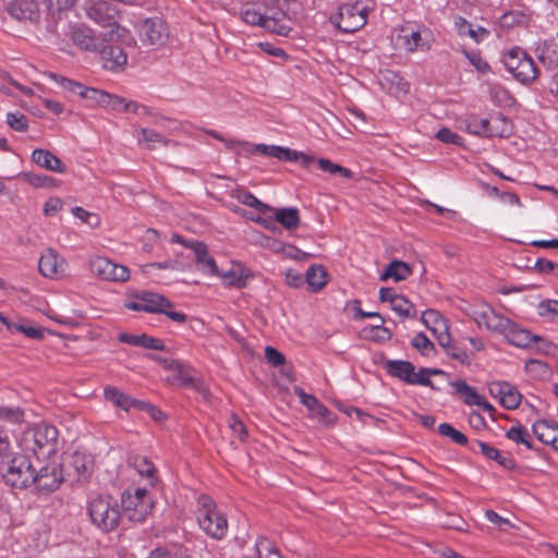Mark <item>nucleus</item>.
<instances>
[{
	"mask_svg": "<svg viewBox=\"0 0 558 558\" xmlns=\"http://www.w3.org/2000/svg\"><path fill=\"white\" fill-rule=\"evenodd\" d=\"M85 12L89 20L101 27L109 28L101 34L102 41L126 43L129 31L118 22L119 10L106 0H90L85 4Z\"/></svg>",
	"mask_w": 558,
	"mask_h": 558,
	"instance_id": "nucleus-1",
	"label": "nucleus"
},
{
	"mask_svg": "<svg viewBox=\"0 0 558 558\" xmlns=\"http://www.w3.org/2000/svg\"><path fill=\"white\" fill-rule=\"evenodd\" d=\"M58 429L48 424H37L26 429L21 438V447L36 456L37 460L49 459L58 449Z\"/></svg>",
	"mask_w": 558,
	"mask_h": 558,
	"instance_id": "nucleus-2",
	"label": "nucleus"
},
{
	"mask_svg": "<svg viewBox=\"0 0 558 558\" xmlns=\"http://www.w3.org/2000/svg\"><path fill=\"white\" fill-rule=\"evenodd\" d=\"M230 149H233L238 154L245 153H257L263 156L272 157L278 160L283 161H300L304 167H310V165L315 160L314 157L308 156L303 153H299L296 150L290 149L288 147L277 146V145H266V144H256L251 145L244 141H230L229 143Z\"/></svg>",
	"mask_w": 558,
	"mask_h": 558,
	"instance_id": "nucleus-3",
	"label": "nucleus"
},
{
	"mask_svg": "<svg viewBox=\"0 0 558 558\" xmlns=\"http://www.w3.org/2000/svg\"><path fill=\"white\" fill-rule=\"evenodd\" d=\"M199 527L211 538L221 539L228 531V522L222 512L217 509L215 501L207 495L198 497Z\"/></svg>",
	"mask_w": 558,
	"mask_h": 558,
	"instance_id": "nucleus-4",
	"label": "nucleus"
},
{
	"mask_svg": "<svg viewBox=\"0 0 558 558\" xmlns=\"http://www.w3.org/2000/svg\"><path fill=\"white\" fill-rule=\"evenodd\" d=\"M88 514L93 524L104 532L114 530L122 515L117 500L109 495H99L92 499Z\"/></svg>",
	"mask_w": 558,
	"mask_h": 558,
	"instance_id": "nucleus-5",
	"label": "nucleus"
},
{
	"mask_svg": "<svg viewBox=\"0 0 558 558\" xmlns=\"http://www.w3.org/2000/svg\"><path fill=\"white\" fill-rule=\"evenodd\" d=\"M289 0H269L263 4L264 28L279 36H289L293 27V15Z\"/></svg>",
	"mask_w": 558,
	"mask_h": 558,
	"instance_id": "nucleus-6",
	"label": "nucleus"
},
{
	"mask_svg": "<svg viewBox=\"0 0 558 558\" xmlns=\"http://www.w3.org/2000/svg\"><path fill=\"white\" fill-rule=\"evenodd\" d=\"M2 472L4 483L14 488H26L34 482L35 465L25 454L11 456L4 461Z\"/></svg>",
	"mask_w": 558,
	"mask_h": 558,
	"instance_id": "nucleus-7",
	"label": "nucleus"
},
{
	"mask_svg": "<svg viewBox=\"0 0 558 558\" xmlns=\"http://www.w3.org/2000/svg\"><path fill=\"white\" fill-rule=\"evenodd\" d=\"M122 513L132 522H143L151 512L154 502L146 488L126 489L121 497Z\"/></svg>",
	"mask_w": 558,
	"mask_h": 558,
	"instance_id": "nucleus-8",
	"label": "nucleus"
},
{
	"mask_svg": "<svg viewBox=\"0 0 558 558\" xmlns=\"http://www.w3.org/2000/svg\"><path fill=\"white\" fill-rule=\"evenodd\" d=\"M367 7L363 1L344 3L332 14L330 22L343 33H354L366 24Z\"/></svg>",
	"mask_w": 558,
	"mask_h": 558,
	"instance_id": "nucleus-9",
	"label": "nucleus"
},
{
	"mask_svg": "<svg viewBox=\"0 0 558 558\" xmlns=\"http://www.w3.org/2000/svg\"><path fill=\"white\" fill-rule=\"evenodd\" d=\"M504 64L513 77L524 85L532 84L538 76V70L532 58L519 48L511 49L505 56Z\"/></svg>",
	"mask_w": 558,
	"mask_h": 558,
	"instance_id": "nucleus-10",
	"label": "nucleus"
},
{
	"mask_svg": "<svg viewBox=\"0 0 558 558\" xmlns=\"http://www.w3.org/2000/svg\"><path fill=\"white\" fill-rule=\"evenodd\" d=\"M384 368L390 376L396 377L409 385L426 386L433 390L438 389L434 386L430 378L421 376V368L416 371L415 366L409 361L388 360L385 362Z\"/></svg>",
	"mask_w": 558,
	"mask_h": 558,
	"instance_id": "nucleus-11",
	"label": "nucleus"
},
{
	"mask_svg": "<svg viewBox=\"0 0 558 558\" xmlns=\"http://www.w3.org/2000/svg\"><path fill=\"white\" fill-rule=\"evenodd\" d=\"M141 294L145 307L144 312L165 314L171 320L179 324L186 322L187 316L182 312L171 311L172 303L163 295L149 291H143Z\"/></svg>",
	"mask_w": 558,
	"mask_h": 558,
	"instance_id": "nucleus-12",
	"label": "nucleus"
},
{
	"mask_svg": "<svg viewBox=\"0 0 558 558\" xmlns=\"http://www.w3.org/2000/svg\"><path fill=\"white\" fill-rule=\"evenodd\" d=\"M64 481L62 466L51 462L35 469L34 482L36 488L40 492L52 493L57 490Z\"/></svg>",
	"mask_w": 558,
	"mask_h": 558,
	"instance_id": "nucleus-13",
	"label": "nucleus"
},
{
	"mask_svg": "<svg viewBox=\"0 0 558 558\" xmlns=\"http://www.w3.org/2000/svg\"><path fill=\"white\" fill-rule=\"evenodd\" d=\"M137 33L143 44L149 46H161L168 38L167 26L159 17L142 21L137 26Z\"/></svg>",
	"mask_w": 558,
	"mask_h": 558,
	"instance_id": "nucleus-14",
	"label": "nucleus"
},
{
	"mask_svg": "<svg viewBox=\"0 0 558 558\" xmlns=\"http://www.w3.org/2000/svg\"><path fill=\"white\" fill-rule=\"evenodd\" d=\"M69 36L76 47L88 52H98L102 44L98 41L94 31L84 24L70 26Z\"/></svg>",
	"mask_w": 558,
	"mask_h": 558,
	"instance_id": "nucleus-15",
	"label": "nucleus"
},
{
	"mask_svg": "<svg viewBox=\"0 0 558 558\" xmlns=\"http://www.w3.org/2000/svg\"><path fill=\"white\" fill-rule=\"evenodd\" d=\"M450 386L454 389V393L462 399L468 405H477L486 411H492L494 408L476 391L475 388L466 384L465 380L459 379L451 381Z\"/></svg>",
	"mask_w": 558,
	"mask_h": 558,
	"instance_id": "nucleus-16",
	"label": "nucleus"
},
{
	"mask_svg": "<svg viewBox=\"0 0 558 558\" xmlns=\"http://www.w3.org/2000/svg\"><path fill=\"white\" fill-rule=\"evenodd\" d=\"M160 363H162L163 367L171 371L180 381L183 387L195 388L206 396L205 389L201 387L198 383L194 379L192 375V369L178 360H168L160 359Z\"/></svg>",
	"mask_w": 558,
	"mask_h": 558,
	"instance_id": "nucleus-17",
	"label": "nucleus"
},
{
	"mask_svg": "<svg viewBox=\"0 0 558 558\" xmlns=\"http://www.w3.org/2000/svg\"><path fill=\"white\" fill-rule=\"evenodd\" d=\"M102 41L98 53L104 61V66L108 70L123 68L128 62V56L120 46L107 45Z\"/></svg>",
	"mask_w": 558,
	"mask_h": 558,
	"instance_id": "nucleus-18",
	"label": "nucleus"
},
{
	"mask_svg": "<svg viewBox=\"0 0 558 558\" xmlns=\"http://www.w3.org/2000/svg\"><path fill=\"white\" fill-rule=\"evenodd\" d=\"M191 250L195 254V263L198 270L206 275H219V270L215 259L208 255L207 246L199 241L191 242Z\"/></svg>",
	"mask_w": 558,
	"mask_h": 558,
	"instance_id": "nucleus-19",
	"label": "nucleus"
},
{
	"mask_svg": "<svg viewBox=\"0 0 558 558\" xmlns=\"http://www.w3.org/2000/svg\"><path fill=\"white\" fill-rule=\"evenodd\" d=\"M497 121H504V118H497L493 121L488 119H480L477 117H471L465 120V131L473 135L492 137L496 135L502 136V131L499 132L494 123Z\"/></svg>",
	"mask_w": 558,
	"mask_h": 558,
	"instance_id": "nucleus-20",
	"label": "nucleus"
},
{
	"mask_svg": "<svg viewBox=\"0 0 558 558\" xmlns=\"http://www.w3.org/2000/svg\"><path fill=\"white\" fill-rule=\"evenodd\" d=\"M32 160L41 168L56 173H63L66 169L62 160L50 150L36 148L32 153Z\"/></svg>",
	"mask_w": 558,
	"mask_h": 558,
	"instance_id": "nucleus-21",
	"label": "nucleus"
},
{
	"mask_svg": "<svg viewBox=\"0 0 558 558\" xmlns=\"http://www.w3.org/2000/svg\"><path fill=\"white\" fill-rule=\"evenodd\" d=\"M118 340L122 343H126V344L134 345V347L157 350V351L165 350V343L162 340L147 336L146 333L132 335V333L121 332L118 336Z\"/></svg>",
	"mask_w": 558,
	"mask_h": 558,
	"instance_id": "nucleus-22",
	"label": "nucleus"
},
{
	"mask_svg": "<svg viewBox=\"0 0 558 558\" xmlns=\"http://www.w3.org/2000/svg\"><path fill=\"white\" fill-rule=\"evenodd\" d=\"M537 60L547 69L558 68V45L553 40H544L535 48Z\"/></svg>",
	"mask_w": 558,
	"mask_h": 558,
	"instance_id": "nucleus-23",
	"label": "nucleus"
},
{
	"mask_svg": "<svg viewBox=\"0 0 558 558\" xmlns=\"http://www.w3.org/2000/svg\"><path fill=\"white\" fill-rule=\"evenodd\" d=\"M536 438L545 445H553L558 434V423L553 420H539L532 426Z\"/></svg>",
	"mask_w": 558,
	"mask_h": 558,
	"instance_id": "nucleus-24",
	"label": "nucleus"
},
{
	"mask_svg": "<svg viewBox=\"0 0 558 558\" xmlns=\"http://www.w3.org/2000/svg\"><path fill=\"white\" fill-rule=\"evenodd\" d=\"M104 396L107 401H110L113 405L129 411L132 407L144 405V401H138L130 396L125 395L116 387H106Z\"/></svg>",
	"mask_w": 558,
	"mask_h": 558,
	"instance_id": "nucleus-25",
	"label": "nucleus"
},
{
	"mask_svg": "<svg viewBox=\"0 0 558 558\" xmlns=\"http://www.w3.org/2000/svg\"><path fill=\"white\" fill-rule=\"evenodd\" d=\"M60 266L58 252L53 248L45 250L38 262V269L44 277L52 278L58 274Z\"/></svg>",
	"mask_w": 558,
	"mask_h": 558,
	"instance_id": "nucleus-26",
	"label": "nucleus"
},
{
	"mask_svg": "<svg viewBox=\"0 0 558 558\" xmlns=\"http://www.w3.org/2000/svg\"><path fill=\"white\" fill-rule=\"evenodd\" d=\"M454 27L459 35L469 36L475 43H481L489 35V31L486 28L482 26L474 27L469 21L461 16L454 19Z\"/></svg>",
	"mask_w": 558,
	"mask_h": 558,
	"instance_id": "nucleus-27",
	"label": "nucleus"
},
{
	"mask_svg": "<svg viewBox=\"0 0 558 558\" xmlns=\"http://www.w3.org/2000/svg\"><path fill=\"white\" fill-rule=\"evenodd\" d=\"M504 336L509 343L518 348L530 347L534 339V335L527 329L521 328L514 322L511 323V328H509Z\"/></svg>",
	"mask_w": 558,
	"mask_h": 558,
	"instance_id": "nucleus-28",
	"label": "nucleus"
},
{
	"mask_svg": "<svg viewBox=\"0 0 558 558\" xmlns=\"http://www.w3.org/2000/svg\"><path fill=\"white\" fill-rule=\"evenodd\" d=\"M275 220L287 230H295L300 225L299 209L294 207L272 208Z\"/></svg>",
	"mask_w": 558,
	"mask_h": 558,
	"instance_id": "nucleus-29",
	"label": "nucleus"
},
{
	"mask_svg": "<svg viewBox=\"0 0 558 558\" xmlns=\"http://www.w3.org/2000/svg\"><path fill=\"white\" fill-rule=\"evenodd\" d=\"M137 141L140 144L144 143L148 149H155L156 144H161L163 146L178 145L177 142L163 136L161 133L147 128L140 129Z\"/></svg>",
	"mask_w": 558,
	"mask_h": 558,
	"instance_id": "nucleus-30",
	"label": "nucleus"
},
{
	"mask_svg": "<svg viewBox=\"0 0 558 558\" xmlns=\"http://www.w3.org/2000/svg\"><path fill=\"white\" fill-rule=\"evenodd\" d=\"M411 267L409 264L401 260H392L386 267V269L380 274L379 279L381 281H387L388 279H393L395 281L405 280L411 275Z\"/></svg>",
	"mask_w": 558,
	"mask_h": 558,
	"instance_id": "nucleus-31",
	"label": "nucleus"
},
{
	"mask_svg": "<svg viewBox=\"0 0 558 558\" xmlns=\"http://www.w3.org/2000/svg\"><path fill=\"white\" fill-rule=\"evenodd\" d=\"M295 391L301 402L312 412L314 416L329 421V415L331 414L330 411L324 404H322L317 398H315L313 395L306 393L302 389H296Z\"/></svg>",
	"mask_w": 558,
	"mask_h": 558,
	"instance_id": "nucleus-32",
	"label": "nucleus"
},
{
	"mask_svg": "<svg viewBox=\"0 0 558 558\" xmlns=\"http://www.w3.org/2000/svg\"><path fill=\"white\" fill-rule=\"evenodd\" d=\"M218 276L226 286L241 289L246 286L248 274L240 265H233L228 271L219 272Z\"/></svg>",
	"mask_w": 558,
	"mask_h": 558,
	"instance_id": "nucleus-33",
	"label": "nucleus"
},
{
	"mask_svg": "<svg viewBox=\"0 0 558 558\" xmlns=\"http://www.w3.org/2000/svg\"><path fill=\"white\" fill-rule=\"evenodd\" d=\"M426 37L427 33H425L424 37L423 33H421L420 31H412L410 34L400 35L399 40H401L407 51L413 52L416 49H429V41Z\"/></svg>",
	"mask_w": 558,
	"mask_h": 558,
	"instance_id": "nucleus-34",
	"label": "nucleus"
},
{
	"mask_svg": "<svg viewBox=\"0 0 558 558\" xmlns=\"http://www.w3.org/2000/svg\"><path fill=\"white\" fill-rule=\"evenodd\" d=\"M475 445L487 459L495 460L499 465L508 470L514 468V461L509 457L502 456L498 449L481 440H476Z\"/></svg>",
	"mask_w": 558,
	"mask_h": 558,
	"instance_id": "nucleus-35",
	"label": "nucleus"
},
{
	"mask_svg": "<svg viewBox=\"0 0 558 558\" xmlns=\"http://www.w3.org/2000/svg\"><path fill=\"white\" fill-rule=\"evenodd\" d=\"M327 271L320 265L311 266L305 272V280L312 292L322 290L327 283Z\"/></svg>",
	"mask_w": 558,
	"mask_h": 558,
	"instance_id": "nucleus-36",
	"label": "nucleus"
},
{
	"mask_svg": "<svg viewBox=\"0 0 558 558\" xmlns=\"http://www.w3.org/2000/svg\"><path fill=\"white\" fill-rule=\"evenodd\" d=\"M262 3L248 4L242 8L241 19L251 25L264 27V12Z\"/></svg>",
	"mask_w": 558,
	"mask_h": 558,
	"instance_id": "nucleus-37",
	"label": "nucleus"
},
{
	"mask_svg": "<svg viewBox=\"0 0 558 558\" xmlns=\"http://www.w3.org/2000/svg\"><path fill=\"white\" fill-rule=\"evenodd\" d=\"M33 4H27L25 8L17 3L12 2L8 5V13L17 21H26V20H37L38 12L33 10Z\"/></svg>",
	"mask_w": 558,
	"mask_h": 558,
	"instance_id": "nucleus-38",
	"label": "nucleus"
},
{
	"mask_svg": "<svg viewBox=\"0 0 558 558\" xmlns=\"http://www.w3.org/2000/svg\"><path fill=\"white\" fill-rule=\"evenodd\" d=\"M506 437L517 444L525 446L527 449L533 450L534 446L531 440L527 429L522 425H515L510 427L506 432Z\"/></svg>",
	"mask_w": 558,
	"mask_h": 558,
	"instance_id": "nucleus-39",
	"label": "nucleus"
},
{
	"mask_svg": "<svg viewBox=\"0 0 558 558\" xmlns=\"http://www.w3.org/2000/svg\"><path fill=\"white\" fill-rule=\"evenodd\" d=\"M236 198L241 204L246 205L251 208H254L262 214H266V213H269L270 210H272V207H270L269 205L259 201L250 191H239Z\"/></svg>",
	"mask_w": 558,
	"mask_h": 558,
	"instance_id": "nucleus-40",
	"label": "nucleus"
},
{
	"mask_svg": "<svg viewBox=\"0 0 558 558\" xmlns=\"http://www.w3.org/2000/svg\"><path fill=\"white\" fill-rule=\"evenodd\" d=\"M499 25L501 28L510 29L514 26L525 25L527 23L526 15L518 10L509 11L499 17Z\"/></svg>",
	"mask_w": 558,
	"mask_h": 558,
	"instance_id": "nucleus-41",
	"label": "nucleus"
},
{
	"mask_svg": "<svg viewBox=\"0 0 558 558\" xmlns=\"http://www.w3.org/2000/svg\"><path fill=\"white\" fill-rule=\"evenodd\" d=\"M390 306L391 310L402 318L414 317L416 315L415 306L401 294L395 300H391Z\"/></svg>",
	"mask_w": 558,
	"mask_h": 558,
	"instance_id": "nucleus-42",
	"label": "nucleus"
},
{
	"mask_svg": "<svg viewBox=\"0 0 558 558\" xmlns=\"http://www.w3.org/2000/svg\"><path fill=\"white\" fill-rule=\"evenodd\" d=\"M134 468L141 476L149 480L150 486H155L157 481L155 476L156 468L149 460L145 457H137L134 460Z\"/></svg>",
	"mask_w": 558,
	"mask_h": 558,
	"instance_id": "nucleus-43",
	"label": "nucleus"
},
{
	"mask_svg": "<svg viewBox=\"0 0 558 558\" xmlns=\"http://www.w3.org/2000/svg\"><path fill=\"white\" fill-rule=\"evenodd\" d=\"M25 420L24 410L20 407L0 405V421L9 424H22Z\"/></svg>",
	"mask_w": 558,
	"mask_h": 558,
	"instance_id": "nucleus-44",
	"label": "nucleus"
},
{
	"mask_svg": "<svg viewBox=\"0 0 558 558\" xmlns=\"http://www.w3.org/2000/svg\"><path fill=\"white\" fill-rule=\"evenodd\" d=\"M512 320L508 317L498 314L492 308L490 317L488 325L486 327L487 330L495 331L501 335H505L506 331L511 328Z\"/></svg>",
	"mask_w": 558,
	"mask_h": 558,
	"instance_id": "nucleus-45",
	"label": "nucleus"
},
{
	"mask_svg": "<svg viewBox=\"0 0 558 558\" xmlns=\"http://www.w3.org/2000/svg\"><path fill=\"white\" fill-rule=\"evenodd\" d=\"M317 165L319 169L324 172L333 174V175H340L347 179H351L353 173L350 169L344 168L338 163L332 162L329 159L319 158L317 159Z\"/></svg>",
	"mask_w": 558,
	"mask_h": 558,
	"instance_id": "nucleus-46",
	"label": "nucleus"
},
{
	"mask_svg": "<svg viewBox=\"0 0 558 558\" xmlns=\"http://www.w3.org/2000/svg\"><path fill=\"white\" fill-rule=\"evenodd\" d=\"M82 90V98L88 100L93 105H98L106 108L109 93L86 86H84Z\"/></svg>",
	"mask_w": 558,
	"mask_h": 558,
	"instance_id": "nucleus-47",
	"label": "nucleus"
},
{
	"mask_svg": "<svg viewBox=\"0 0 558 558\" xmlns=\"http://www.w3.org/2000/svg\"><path fill=\"white\" fill-rule=\"evenodd\" d=\"M82 90V98L88 100L93 105H98L106 108L109 93L86 86H84Z\"/></svg>",
	"mask_w": 558,
	"mask_h": 558,
	"instance_id": "nucleus-48",
	"label": "nucleus"
},
{
	"mask_svg": "<svg viewBox=\"0 0 558 558\" xmlns=\"http://www.w3.org/2000/svg\"><path fill=\"white\" fill-rule=\"evenodd\" d=\"M521 398L522 396L519 390L508 383L507 388L504 391V396L501 397L500 404L506 409L514 410L520 405Z\"/></svg>",
	"mask_w": 558,
	"mask_h": 558,
	"instance_id": "nucleus-49",
	"label": "nucleus"
},
{
	"mask_svg": "<svg viewBox=\"0 0 558 558\" xmlns=\"http://www.w3.org/2000/svg\"><path fill=\"white\" fill-rule=\"evenodd\" d=\"M438 433L444 437L450 438L458 445L464 446L468 444V437L449 423H441L438 426Z\"/></svg>",
	"mask_w": 558,
	"mask_h": 558,
	"instance_id": "nucleus-50",
	"label": "nucleus"
},
{
	"mask_svg": "<svg viewBox=\"0 0 558 558\" xmlns=\"http://www.w3.org/2000/svg\"><path fill=\"white\" fill-rule=\"evenodd\" d=\"M70 466H72L78 475H84L89 472L92 466V460L87 458L84 453L75 452L69 462Z\"/></svg>",
	"mask_w": 558,
	"mask_h": 558,
	"instance_id": "nucleus-51",
	"label": "nucleus"
},
{
	"mask_svg": "<svg viewBox=\"0 0 558 558\" xmlns=\"http://www.w3.org/2000/svg\"><path fill=\"white\" fill-rule=\"evenodd\" d=\"M411 344L423 355L428 356L432 352L435 351L434 343L427 338L424 332L416 333Z\"/></svg>",
	"mask_w": 558,
	"mask_h": 558,
	"instance_id": "nucleus-52",
	"label": "nucleus"
},
{
	"mask_svg": "<svg viewBox=\"0 0 558 558\" xmlns=\"http://www.w3.org/2000/svg\"><path fill=\"white\" fill-rule=\"evenodd\" d=\"M112 263L106 257L97 256L89 262V269L96 277L102 279L106 277V272L110 270Z\"/></svg>",
	"mask_w": 558,
	"mask_h": 558,
	"instance_id": "nucleus-53",
	"label": "nucleus"
},
{
	"mask_svg": "<svg viewBox=\"0 0 558 558\" xmlns=\"http://www.w3.org/2000/svg\"><path fill=\"white\" fill-rule=\"evenodd\" d=\"M109 269L102 280L124 282L130 278V270L123 265L112 263Z\"/></svg>",
	"mask_w": 558,
	"mask_h": 558,
	"instance_id": "nucleus-54",
	"label": "nucleus"
},
{
	"mask_svg": "<svg viewBox=\"0 0 558 558\" xmlns=\"http://www.w3.org/2000/svg\"><path fill=\"white\" fill-rule=\"evenodd\" d=\"M8 125L16 132H25L28 129V121L26 116L19 112H9L7 114Z\"/></svg>",
	"mask_w": 558,
	"mask_h": 558,
	"instance_id": "nucleus-55",
	"label": "nucleus"
},
{
	"mask_svg": "<svg viewBox=\"0 0 558 558\" xmlns=\"http://www.w3.org/2000/svg\"><path fill=\"white\" fill-rule=\"evenodd\" d=\"M228 425L232 430V434L238 437L239 440L244 441L247 437V430L244 423L235 414H231L228 418Z\"/></svg>",
	"mask_w": 558,
	"mask_h": 558,
	"instance_id": "nucleus-56",
	"label": "nucleus"
},
{
	"mask_svg": "<svg viewBox=\"0 0 558 558\" xmlns=\"http://www.w3.org/2000/svg\"><path fill=\"white\" fill-rule=\"evenodd\" d=\"M446 353L448 356L457 360L458 362H460L463 365H469L471 363V356L466 352V350H464L463 348H460L459 345H457L454 343L448 344Z\"/></svg>",
	"mask_w": 558,
	"mask_h": 558,
	"instance_id": "nucleus-57",
	"label": "nucleus"
},
{
	"mask_svg": "<svg viewBox=\"0 0 558 558\" xmlns=\"http://www.w3.org/2000/svg\"><path fill=\"white\" fill-rule=\"evenodd\" d=\"M436 138L446 144L463 145V138L447 128H441L436 133Z\"/></svg>",
	"mask_w": 558,
	"mask_h": 558,
	"instance_id": "nucleus-58",
	"label": "nucleus"
},
{
	"mask_svg": "<svg viewBox=\"0 0 558 558\" xmlns=\"http://www.w3.org/2000/svg\"><path fill=\"white\" fill-rule=\"evenodd\" d=\"M11 327V331L21 332L31 339H41L44 337V329L40 328L15 323H12Z\"/></svg>",
	"mask_w": 558,
	"mask_h": 558,
	"instance_id": "nucleus-59",
	"label": "nucleus"
},
{
	"mask_svg": "<svg viewBox=\"0 0 558 558\" xmlns=\"http://www.w3.org/2000/svg\"><path fill=\"white\" fill-rule=\"evenodd\" d=\"M27 182L35 187H50L54 179L46 174L25 173Z\"/></svg>",
	"mask_w": 558,
	"mask_h": 558,
	"instance_id": "nucleus-60",
	"label": "nucleus"
},
{
	"mask_svg": "<svg viewBox=\"0 0 558 558\" xmlns=\"http://www.w3.org/2000/svg\"><path fill=\"white\" fill-rule=\"evenodd\" d=\"M465 57L470 63L481 73H487L490 71L489 64L481 57L477 52L464 51Z\"/></svg>",
	"mask_w": 558,
	"mask_h": 558,
	"instance_id": "nucleus-61",
	"label": "nucleus"
},
{
	"mask_svg": "<svg viewBox=\"0 0 558 558\" xmlns=\"http://www.w3.org/2000/svg\"><path fill=\"white\" fill-rule=\"evenodd\" d=\"M52 77L66 90L72 92L74 94H77L78 96L82 95V89L84 87L83 84L72 81L70 78L58 76L57 74H52Z\"/></svg>",
	"mask_w": 558,
	"mask_h": 558,
	"instance_id": "nucleus-62",
	"label": "nucleus"
},
{
	"mask_svg": "<svg viewBox=\"0 0 558 558\" xmlns=\"http://www.w3.org/2000/svg\"><path fill=\"white\" fill-rule=\"evenodd\" d=\"M265 359L271 366L275 367L280 366L286 362L284 355L272 347H266Z\"/></svg>",
	"mask_w": 558,
	"mask_h": 558,
	"instance_id": "nucleus-63",
	"label": "nucleus"
},
{
	"mask_svg": "<svg viewBox=\"0 0 558 558\" xmlns=\"http://www.w3.org/2000/svg\"><path fill=\"white\" fill-rule=\"evenodd\" d=\"M538 314L541 316H558V301L556 300H546L538 304Z\"/></svg>",
	"mask_w": 558,
	"mask_h": 558,
	"instance_id": "nucleus-64",
	"label": "nucleus"
}]
</instances>
